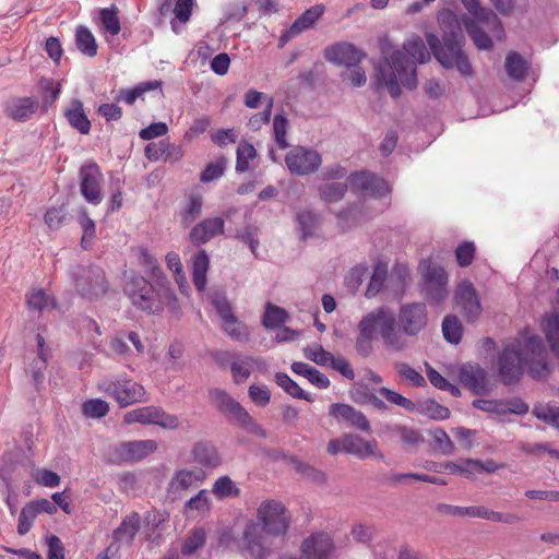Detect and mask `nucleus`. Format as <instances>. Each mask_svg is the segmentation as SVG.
Listing matches in <instances>:
<instances>
[{"label":"nucleus","mask_w":559,"mask_h":559,"mask_svg":"<svg viewBox=\"0 0 559 559\" xmlns=\"http://www.w3.org/2000/svg\"><path fill=\"white\" fill-rule=\"evenodd\" d=\"M76 293L84 299L95 300L107 294L109 284L99 266H78L72 272Z\"/></svg>","instance_id":"6e6552de"},{"label":"nucleus","mask_w":559,"mask_h":559,"mask_svg":"<svg viewBox=\"0 0 559 559\" xmlns=\"http://www.w3.org/2000/svg\"><path fill=\"white\" fill-rule=\"evenodd\" d=\"M248 394L251 401L261 407L266 406L271 401V392L266 385L252 384L249 386Z\"/></svg>","instance_id":"774afa93"},{"label":"nucleus","mask_w":559,"mask_h":559,"mask_svg":"<svg viewBox=\"0 0 559 559\" xmlns=\"http://www.w3.org/2000/svg\"><path fill=\"white\" fill-rule=\"evenodd\" d=\"M325 59L337 66L347 68L357 66L365 53L349 43H335L324 49Z\"/></svg>","instance_id":"5701e85b"},{"label":"nucleus","mask_w":559,"mask_h":559,"mask_svg":"<svg viewBox=\"0 0 559 559\" xmlns=\"http://www.w3.org/2000/svg\"><path fill=\"white\" fill-rule=\"evenodd\" d=\"M80 191L86 202L98 205L103 201L100 182L103 174L96 163L85 164L80 169Z\"/></svg>","instance_id":"2eb2a0df"},{"label":"nucleus","mask_w":559,"mask_h":559,"mask_svg":"<svg viewBox=\"0 0 559 559\" xmlns=\"http://www.w3.org/2000/svg\"><path fill=\"white\" fill-rule=\"evenodd\" d=\"M427 43L442 67L447 69L455 68L463 76L473 75L472 64L462 51V36L450 34L444 36L442 43H440L436 35L430 34L427 36Z\"/></svg>","instance_id":"39448f33"},{"label":"nucleus","mask_w":559,"mask_h":559,"mask_svg":"<svg viewBox=\"0 0 559 559\" xmlns=\"http://www.w3.org/2000/svg\"><path fill=\"white\" fill-rule=\"evenodd\" d=\"M407 57L400 50L394 51L389 59L380 63L378 69V81L384 85L393 98L401 95L400 84L408 90L417 86L415 61L424 63L429 60L430 55L419 36H413L403 44Z\"/></svg>","instance_id":"f03ea898"},{"label":"nucleus","mask_w":559,"mask_h":559,"mask_svg":"<svg viewBox=\"0 0 559 559\" xmlns=\"http://www.w3.org/2000/svg\"><path fill=\"white\" fill-rule=\"evenodd\" d=\"M524 366L534 379H545L550 373L547 350L539 335L522 330L515 341L504 346L498 356V374L506 385L516 383Z\"/></svg>","instance_id":"f257e3e1"},{"label":"nucleus","mask_w":559,"mask_h":559,"mask_svg":"<svg viewBox=\"0 0 559 559\" xmlns=\"http://www.w3.org/2000/svg\"><path fill=\"white\" fill-rule=\"evenodd\" d=\"M461 383L474 394H483L488 389L487 371L478 364H465L460 369Z\"/></svg>","instance_id":"393cba45"},{"label":"nucleus","mask_w":559,"mask_h":559,"mask_svg":"<svg viewBox=\"0 0 559 559\" xmlns=\"http://www.w3.org/2000/svg\"><path fill=\"white\" fill-rule=\"evenodd\" d=\"M454 300L466 321L474 322L481 314L483 308L472 283H461L455 289Z\"/></svg>","instance_id":"a211bd4d"},{"label":"nucleus","mask_w":559,"mask_h":559,"mask_svg":"<svg viewBox=\"0 0 559 559\" xmlns=\"http://www.w3.org/2000/svg\"><path fill=\"white\" fill-rule=\"evenodd\" d=\"M157 450V443L154 440H135L122 442L115 447L114 456L119 463L138 462Z\"/></svg>","instance_id":"6ab92c4d"},{"label":"nucleus","mask_w":559,"mask_h":559,"mask_svg":"<svg viewBox=\"0 0 559 559\" xmlns=\"http://www.w3.org/2000/svg\"><path fill=\"white\" fill-rule=\"evenodd\" d=\"M305 559H331L335 545L332 536L325 532H317L305 538L300 545Z\"/></svg>","instance_id":"dca6fc26"},{"label":"nucleus","mask_w":559,"mask_h":559,"mask_svg":"<svg viewBox=\"0 0 559 559\" xmlns=\"http://www.w3.org/2000/svg\"><path fill=\"white\" fill-rule=\"evenodd\" d=\"M506 71L513 81L522 82L527 75V61L516 51H510L506 57Z\"/></svg>","instance_id":"72a5a7b5"},{"label":"nucleus","mask_w":559,"mask_h":559,"mask_svg":"<svg viewBox=\"0 0 559 559\" xmlns=\"http://www.w3.org/2000/svg\"><path fill=\"white\" fill-rule=\"evenodd\" d=\"M212 491L218 498H226L231 496L236 497L239 495V489L228 476L219 477L214 483Z\"/></svg>","instance_id":"bf43d9fd"},{"label":"nucleus","mask_w":559,"mask_h":559,"mask_svg":"<svg viewBox=\"0 0 559 559\" xmlns=\"http://www.w3.org/2000/svg\"><path fill=\"white\" fill-rule=\"evenodd\" d=\"M344 453L352 454L359 460H366L369 457L377 460L384 459L376 439L365 440L360 436L354 433H344Z\"/></svg>","instance_id":"412c9836"},{"label":"nucleus","mask_w":559,"mask_h":559,"mask_svg":"<svg viewBox=\"0 0 559 559\" xmlns=\"http://www.w3.org/2000/svg\"><path fill=\"white\" fill-rule=\"evenodd\" d=\"M211 508V493L202 489L185 503L183 510L187 516L205 518L209 515Z\"/></svg>","instance_id":"c85d7f7f"},{"label":"nucleus","mask_w":559,"mask_h":559,"mask_svg":"<svg viewBox=\"0 0 559 559\" xmlns=\"http://www.w3.org/2000/svg\"><path fill=\"white\" fill-rule=\"evenodd\" d=\"M292 370L296 374L307 378L310 383L319 389H328L330 386L329 378L309 364L295 361L292 365Z\"/></svg>","instance_id":"473e14b6"},{"label":"nucleus","mask_w":559,"mask_h":559,"mask_svg":"<svg viewBox=\"0 0 559 559\" xmlns=\"http://www.w3.org/2000/svg\"><path fill=\"white\" fill-rule=\"evenodd\" d=\"M292 515L283 502L267 499L257 509V521L266 535L278 537L286 534L289 528Z\"/></svg>","instance_id":"0eeeda50"},{"label":"nucleus","mask_w":559,"mask_h":559,"mask_svg":"<svg viewBox=\"0 0 559 559\" xmlns=\"http://www.w3.org/2000/svg\"><path fill=\"white\" fill-rule=\"evenodd\" d=\"M477 20L463 17L462 23L478 49L490 50L493 46L491 38L478 26Z\"/></svg>","instance_id":"f704fd0d"},{"label":"nucleus","mask_w":559,"mask_h":559,"mask_svg":"<svg viewBox=\"0 0 559 559\" xmlns=\"http://www.w3.org/2000/svg\"><path fill=\"white\" fill-rule=\"evenodd\" d=\"M421 413L433 420H444L450 417V409L436 401H426L421 404Z\"/></svg>","instance_id":"13d9d810"},{"label":"nucleus","mask_w":559,"mask_h":559,"mask_svg":"<svg viewBox=\"0 0 559 559\" xmlns=\"http://www.w3.org/2000/svg\"><path fill=\"white\" fill-rule=\"evenodd\" d=\"M225 223L221 217L205 218L190 231L189 238L195 246L206 243L218 235L224 234Z\"/></svg>","instance_id":"a878e982"},{"label":"nucleus","mask_w":559,"mask_h":559,"mask_svg":"<svg viewBox=\"0 0 559 559\" xmlns=\"http://www.w3.org/2000/svg\"><path fill=\"white\" fill-rule=\"evenodd\" d=\"M166 264L167 267L174 272L175 281L180 288H182L186 284V275L183 272V266L180 260V257L176 252H169L166 255Z\"/></svg>","instance_id":"e2e57ef3"},{"label":"nucleus","mask_w":559,"mask_h":559,"mask_svg":"<svg viewBox=\"0 0 559 559\" xmlns=\"http://www.w3.org/2000/svg\"><path fill=\"white\" fill-rule=\"evenodd\" d=\"M82 413L87 418H102L109 413V404L102 399H91L82 404Z\"/></svg>","instance_id":"3c124183"},{"label":"nucleus","mask_w":559,"mask_h":559,"mask_svg":"<svg viewBox=\"0 0 559 559\" xmlns=\"http://www.w3.org/2000/svg\"><path fill=\"white\" fill-rule=\"evenodd\" d=\"M210 259L205 250H200L192 258V281L199 292H203L207 283Z\"/></svg>","instance_id":"7c9ffc66"},{"label":"nucleus","mask_w":559,"mask_h":559,"mask_svg":"<svg viewBox=\"0 0 559 559\" xmlns=\"http://www.w3.org/2000/svg\"><path fill=\"white\" fill-rule=\"evenodd\" d=\"M476 248L474 242L464 241L455 249V258L457 264L462 267H466L472 264L475 258Z\"/></svg>","instance_id":"0e129e2a"},{"label":"nucleus","mask_w":559,"mask_h":559,"mask_svg":"<svg viewBox=\"0 0 559 559\" xmlns=\"http://www.w3.org/2000/svg\"><path fill=\"white\" fill-rule=\"evenodd\" d=\"M465 9L475 17L474 20L486 23L488 26L492 25L498 28L499 32L503 33V28L497 14L483 8L479 0H461Z\"/></svg>","instance_id":"2f4dec72"},{"label":"nucleus","mask_w":559,"mask_h":559,"mask_svg":"<svg viewBox=\"0 0 559 559\" xmlns=\"http://www.w3.org/2000/svg\"><path fill=\"white\" fill-rule=\"evenodd\" d=\"M270 535L264 533L259 523L249 521L242 532L240 551L252 559H267L271 555Z\"/></svg>","instance_id":"f8f14e48"},{"label":"nucleus","mask_w":559,"mask_h":559,"mask_svg":"<svg viewBox=\"0 0 559 559\" xmlns=\"http://www.w3.org/2000/svg\"><path fill=\"white\" fill-rule=\"evenodd\" d=\"M124 293L131 302L143 311L159 313L167 308L171 313L179 311L175 293L164 282L152 285L143 276L134 275L124 285Z\"/></svg>","instance_id":"7ed1b4c3"},{"label":"nucleus","mask_w":559,"mask_h":559,"mask_svg":"<svg viewBox=\"0 0 559 559\" xmlns=\"http://www.w3.org/2000/svg\"><path fill=\"white\" fill-rule=\"evenodd\" d=\"M75 43H76L78 49L83 55H86L88 57L96 56L97 44H96L94 35L92 34V32L88 28H86L84 26L78 27L76 33H75Z\"/></svg>","instance_id":"ea45409f"},{"label":"nucleus","mask_w":559,"mask_h":559,"mask_svg":"<svg viewBox=\"0 0 559 559\" xmlns=\"http://www.w3.org/2000/svg\"><path fill=\"white\" fill-rule=\"evenodd\" d=\"M325 7L323 4H316L307 9L300 16H298L289 28L285 29L278 38V46L284 47L289 40L300 35L302 32L309 29L313 24L324 14Z\"/></svg>","instance_id":"aec40b11"},{"label":"nucleus","mask_w":559,"mask_h":559,"mask_svg":"<svg viewBox=\"0 0 559 559\" xmlns=\"http://www.w3.org/2000/svg\"><path fill=\"white\" fill-rule=\"evenodd\" d=\"M287 127L288 120L286 119V117L281 114L275 115L273 119V132L274 139L280 148H286L288 146L286 140Z\"/></svg>","instance_id":"680f3d73"},{"label":"nucleus","mask_w":559,"mask_h":559,"mask_svg":"<svg viewBox=\"0 0 559 559\" xmlns=\"http://www.w3.org/2000/svg\"><path fill=\"white\" fill-rule=\"evenodd\" d=\"M224 332L233 340L238 342H247L249 340L248 328L235 317L223 322Z\"/></svg>","instance_id":"6e6d98bb"},{"label":"nucleus","mask_w":559,"mask_h":559,"mask_svg":"<svg viewBox=\"0 0 559 559\" xmlns=\"http://www.w3.org/2000/svg\"><path fill=\"white\" fill-rule=\"evenodd\" d=\"M38 515L36 507L33 504L32 501L26 503L19 516V523H17V533L20 535L27 534L31 528L33 527V524Z\"/></svg>","instance_id":"603ef678"},{"label":"nucleus","mask_w":559,"mask_h":559,"mask_svg":"<svg viewBox=\"0 0 559 559\" xmlns=\"http://www.w3.org/2000/svg\"><path fill=\"white\" fill-rule=\"evenodd\" d=\"M473 406L486 413H492L497 415H504V400H484L478 399L473 401Z\"/></svg>","instance_id":"338daca9"},{"label":"nucleus","mask_w":559,"mask_h":559,"mask_svg":"<svg viewBox=\"0 0 559 559\" xmlns=\"http://www.w3.org/2000/svg\"><path fill=\"white\" fill-rule=\"evenodd\" d=\"M276 383L289 395L296 399L311 402L312 399L307 394L287 373L277 372L275 374Z\"/></svg>","instance_id":"37998d69"},{"label":"nucleus","mask_w":559,"mask_h":559,"mask_svg":"<svg viewBox=\"0 0 559 559\" xmlns=\"http://www.w3.org/2000/svg\"><path fill=\"white\" fill-rule=\"evenodd\" d=\"M348 186L354 192L368 194L373 198H382L390 192L385 180L367 171L352 174L348 177Z\"/></svg>","instance_id":"f3484780"},{"label":"nucleus","mask_w":559,"mask_h":559,"mask_svg":"<svg viewBox=\"0 0 559 559\" xmlns=\"http://www.w3.org/2000/svg\"><path fill=\"white\" fill-rule=\"evenodd\" d=\"M396 372L407 380L414 386H423L426 384L425 378L413 367L406 362H395Z\"/></svg>","instance_id":"4d7b16f0"},{"label":"nucleus","mask_w":559,"mask_h":559,"mask_svg":"<svg viewBox=\"0 0 559 559\" xmlns=\"http://www.w3.org/2000/svg\"><path fill=\"white\" fill-rule=\"evenodd\" d=\"M543 330L552 354L559 359V312L545 317Z\"/></svg>","instance_id":"c9c22d12"},{"label":"nucleus","mask_w":559,"mask_h":559,"mask_svg":"<svg viewBox=\"0 0 559 559\" xmlns=\"http://www.w3.org/2000/svg\"><path fill=\"white\" fill-rule=\"evenodd\" d=\"M79 223L83 230L81 246L83 247V249L87 250L91 247V242L95 237L96 225L95 222L88 216L85 210L80 212Z\"/></svg>","instance_id":"864d4df0"},{"label":"nucleus","mask_w":559,"mask_h":559,"mask_svg":"<svg viewBox=\"0 0 559 559\" xmlns=\"http://www.w3.org/2000/svg\"><path fill=\"white\" fill-rule=\"evenodd\" d=\"M192 454L194 461L205 466L215 467L221 462L217 450L209 443H197L192 450Z\"/></svg>","instance_id":"4c0bfd02"},{"label":"nucleus","mask_w":559,"mask_h":559,"mask_svg":"<svg viewBox=\"0 0 559 559\" xmlns=\"http://www.w3.org/2000/svg\"><path fill=\"white\" fill-rule=\"evenodd\" d=\"M347 188L346 183L340 182L322 185L319 189L320 198L326 203H335L343 199Z\"/></svg>","instance_id":"8fccbe9b"},{"label":"nucleus","mask_w":559,"mask_h":559,"mask_svg":"<svg viewBox=\"0 0 559 559\" xmlns=\"http://www.w3.org/2000/svg\"><path fill=\"white\" fill-rule=\"evenodd\" d=\"M386 275L388 265L381 262L377 263L366 290V296L368 298L374 297L380 292L386 278Z\"/></svg>","instance_id":"09e8293b"},{"label":"nucleus","mask_w":559,"mask_h":559,"mask_svg":"<svg viewBox=\"0 0 559 559\" xmlns=\"http://www.w3.org/2000/svg\"><path fill=\"white\" fill-rule=\"evenodd\" d=\"M384 346L391 352H403L407 341L396 328L395 318L383 307L366 314L358 323V334L374 337L377 326Z\"/></svg>","instance_id":"20e7f679"},{"label":"nucleus","mask_w":559,"mask_h":559,"mask_svg":"<svg viewBox=\"0 0 559 559\" xmlns=\"http://www.w3.org/2000/svg\"><path fill=\"white\" fill-rule=\"evenodd\" d=\"M160 81H148L142 82L130 90H120L119 95L117 96V100H122L128 105H133L135 100L144 95V93L160 88Z\"/></svg>","instance_id":"e433bc0d"},{"label":"nucleus","mask_w":559,"mask_h":559,"mask_svg":"<svg viewBox=\"0 0 559 559\" xmlns=\"http://www.w3.org/2000/svg\"><path fill=\"white\" fill-rule=\"evenodd\" d=\"M421 271L427 297L440 302L448 296V274L442 266L431 261H423L419 265Z\"/></svg>","instance_id":"4468645a"},{"label":"nucleus","mask_w":559,"mask_h":559,"mask_svg":"<svg viewBox=\"0 0 559 559\" xmlns=\"http://www.w3.org/2000/svg\"><path fill=\"white\" fill-rule=\"evenodd\" d=\"M442 332L444 338L452 343L459 344L462 338L463 328L455 316H447L442 322Z\"/></svg>","instance_id":"de8ad7c7"},{"label":"nucleus","mask_w":559,"mask_h":559,"mask_svg":"<svg viewBox=\"0 0 559 559\" xmlns=\"http://www.w3.org/2000/svg\"><path fill=\"white\" fill-rule=\"evenodd\" d=\"M99 392L112 399L121 408L147 402L145 388L127 376H115L103 379L97 384Z\"/></svg>","instance_id":"423d86ee"},{"label":"nucleus","mask_w":559,"mask_h":559,"mask_svg":"<svg viewBox=\"0 0 559 559\" xmlns=\"http://www.w3.org/2000/svg\"><path fill=\"white\" fill-rule=\"evenodd\" d=\"M430 436L433 439L436 449L442 454L449 455L454 451V443L450 439L449 435L441 428H437L430 431Z\"/></svg>","instance_id":"052dcab7"},{"label":"nucleus","mask_w":559,"mask_h":559,"mask_svg":"<svg viewBox=\"0 0 559 559\" xmlns=\"http://www.w3.org/2000/svg\"><path fill=\"white\" fill-rule=\"evenodd\" d=\"M274 99L273 97H269L265 108L262 112L254 114L250 117L248 127L252 131L260 130L263 126L267 124L271 119L272 108H273Z\"/></svg>","instance_id":"69168bd1"},{"label":"nucleus","mask_w":559,"mask_h":559,"mask_svg":"<svg viewBox=\"0 0 559 559\" xmlns=\"http://www.w3.org/2000/svg\"><path fill=\"white\" fill-rule=\"evenodd\" d=\"M206 478V473L200 467L182 468L177 471L168 484V492L178 495L201 485Z\"/></svg>","instance_id":"b1692460"},{"label":"nucleus","mask_w":559,"mask_h":559,"mask_svg":"<svg viewBox=\"0 0 559 559\" xmlns=\"http://www.w3.org/2000/svg\"><path fill=\"white\" fill-rule=\"evenodd\" d=\"M329 415L335 418L337 423H344L357 430L368 432L371 429L370 423L364 413L349 404H331L329 407Z\"/></svg>","instance_id":"4be33fe9"},{"label":"nucleus","mask_w":559,"mask_h":559,"mask_svg":"<svg viewBox=\"0 0 559 559\" xmlns=\"http://www.w3.org/2000/svg\"><path fill=\"white\" fill-rule=\"evenodd\" d=\"M257 156V151L252 144L241 141L237 148L236 171L245 173L249 169L250 162Z\"/></svg>","instance_id":"49530a36"},{"label":"nucleus","mask_w":559,"mask_h":559,"mask_svg":"<svg viewBox=\"0 0 559 559\" xmlns=\"http://www.w3.org/2000/svg\"><path fill=\"white\" fill-rule=\"evenodd\" d=\"M64 116L70 126L82 134H88L91 131V121L84 112L83 103L73 99L69 108L66 109Z\"/></svg>","instance_id":"c756f323"},{"label":"nucleus","mask_w":559,"mask_h":559,"mask_svg":"<svg viewBox=\"0 0 559 559\" xmlns=\"http://www.w3.org/2000/svg\"><path fill=\"white\" fill-rule=\"evenodd\" d=\"M209 400L210 403L231 423L248 428L255 433L263 432L262 427L257 425L251 415L226 391L213 389L209 392Z\"/></svg>","instance_id":"1a4fd4ad"},{"label":"nucleus","mask_w":559,"mask_h":559,"mask_svg":"<svg viewBox=\"0 0 559 559\" xmlns=\"http://www.w3.org/2000/svg\"><path fill=\"white\" fill-rule=\"evenodd\" d=\"M141 527V518L138 512L127 515L121 524L112 532L114 543H132Z\"/></svg>","instance_id":"cd10ccee"},{"label":"nucleus","mask_w":559,"mask_h":559,"mask_svg":"<svg viewBox=\"0 0 559 559\" xmlns=\"http://www.w3.org/2000/svg\"><path fill=\"white\" fill-rule=\"evenodd\" d=\"M38 102L33 97H22L7 105L5 114L16 121L28 120L38 109Z\"/></svg>","instance_id":"bb28decb"},{"label":"nucleus","mask_w":559,"mask_h":559,"mask_svg":"<svg viewBox=\"0 0 559 559\" xmlns=\"http://www.w3.org/2000/svg\"><path fill=\"white\" fill-rule=\"evenodd\" d=\"M118 8L116 5H111L110 8H104L99 10V20L102 26L108 32L110 35H118L121 31L120 21L118 17Z\"/></svg>","instance_id":"c03bdc74"},{"label":"nucleus","mask_w":559,"mask_h":559,"mask_svg":"<svg viewBox=\"0 0 559 559\" xmlns=\"http://www.w3.org/2000/svg\"><path fill=\"white\" fill-rule=\"evenodd\" d=\"M396 328L402 336H417L428 323V311L424 302H408L401 306Z\"/></svg>","instance_id":"9b49d317"},{"label":"nucleus","mask_w":559,"mask_h":559,"mask_svg":"<svg viewBox=\"0 0 559 559\" xmlns=\"http://www.w3.org/2000/svg\"><path fill=\"white\" fill-rule=\"evenodd\" d=\"M206 540V534L204 528L195 527L186 537L181 552L185 556L194 554L198 549L202 548Z\"/></svg>","instance_id":"a18cd8bd"},{"label":"nucleus","mask_w":559,"mask_h":559,"mask_svg":"<svg viewBox=\"0 0 559 559\" xmlns=\"http://www.w3.org/2000/svg\"><path fill=\"white\" fill-rule=\"evenodd\" d=\"M285 163L290 174L306 176L319 169L322 158L316 150L296 146L286 154Z\"/></svg>","instance_id":"ddd939ff"},{"label":"nucleus","mask_w":559,"mask_h":559,"mask_svg":"<svg viewBox=\"0 0 559 559\" xmlns=\"http://www.w3.org/2000/svg\"><path fill=\"white\" fill-rule=\"evenodd\" d=\"M122 420L126 425H156L163 429L170 430L179 427V419L176 415L168 414L162 407L155 405L142 406L129 411L123 415Z\"/></svg>","instance_id":"9d476101"},{"label":"nucleus","mask_w":559,"mask_h":559,"mask_svg":"<svg viewBox=\"0 0 559 559\" xmlns=\"http://www.w3.org/2000/svg\"><path fill=\"white\" fill-rule=\"evenodd\" d=\"M26 304L29 309L39 312L56 307V300L39 288H34L26 295Z\"/></svg>","instance_id":"79ce46f5"},{"label":"nucleus","mask_w":559,"mask_h":559,"mask_svg":"<svg viewBox=\"0 0 559 559\" xmlns=\"http://www.w3.org/2000/svg\"><path fill=\"white\" fill-rule=\"evenodd\" d=\"M297 222L301 231L302 239L313 237L319 228L321 218L311 211H304L297 214Z\"/></svg>","instance_id":"a19ab883"},{"label":"nucleus","mask_w":559,"mask_h":559,"mask_svg":"<svg viewBox=\"0 0 559 559\" xmlns=\"http://www.w3.org/2000/svg\"><path fill=\"white\" fill-rule=\"evenodd\" d=\"M288 319V313L284 308L271 302L265 305V311L262 318V324L266 329H276L284 324Z\"/></svg>","instance_id":"58836bf2"},{"label":"nucleus","mask_w":559,"mask_h":559,"mask_svg":"<svg viewBox=\"0 0 559 559\" xmlns=\"http://www.w3.org/2000/svg\"><path fill=\"white\" fill-rule=\"evenodd\" d=\"M533 414L544 423L559 428V407L550 404H538L533 408Z\"/></svg>","instance_id":"5fc2aeb1"}]
</instances>
